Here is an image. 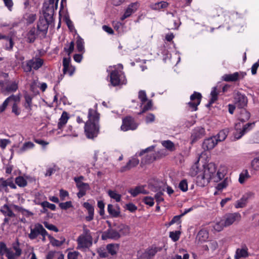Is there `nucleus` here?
<instances>
[{
	"label": "nucleus",
	"instance_id": "1",
	"mask_svg": "<svg viewBox=\"0 0 259 259\" xmlns=\"http://www.w3.org/2000/svg\"><path fill=\"white\" fill-rule=\"evenodd\" d=\"M97 104L95 109H90L88 112V120L84 125V133L88 139H94L98 135L99 132L100 114L97 112Z\"/></svg>",
	"mask_w": 259,
	"mask_h": 259
},
{
	"label": "nucleus",
	"instance_id": "2",
	"mask_svg": "<svg viewBox=\"0 0 259 259\" xmlns=\"http://www.w3.org/2000/svg\"><path fill=\"white\" fill-rule=\"evenodd\" d=\"M123 67L121 64L110 66L107 69L110 81H125L126 80L125 75L123 72Z\"/></svg>",
	"mask_w": 259,
	"mask_h": 259
},
{
	"label": "nucleus",
	"instance_id": "3",
	"mask_svg": "<svg viewBox=\"0 0 259 259\" xmlns=\"http://www.w3.org/2000/svg\"><path fill=\"white\" fill-rule=\"evenodd\" d=\"M77 242V249H84L90 247L93 243V237L90 231L84 227L83 232L78 237Z\"/></svg>",
	"mask_w": 259,
	"mask_h": 259
},
{
	"label": "nucleus",
	"instance_id": "4",
	"mask_svg": "<svg viewBox=\"0 0 259 259\" xmlns=\"http://www.w3.org/2000/svg\"><path fill=\"white\" fill-rule=\"evenodd\" d=\"M215 172L216 167L215 164L210 163L204 166L203 175L198 176L197 179L203 180L204 183H208L211 179H213Z\"/></svg>",
	"mask_w": 259,
	"mask_h": 259
},
{
	"label": "nucleus",
	"instance_id": "5",
	"mask_svg": "<svg viewBox=\"0 0 259 259\" xmlns=\"http://www.w3.org/2000/svg\"><path fill=\"white\" fill-rule=\"evenodd\" d=\"M30 228V233L28 234V237L31 240L35 239L39 235H41L44 237L48 235L42 225L39 223L35 224L33 227L31 226Z\"/></svg>",
	"mask_w": 259,
	"mask_h": 259
},
{
	"label": "nucleus",
	"instance_id": "6",
	"mask_svg": "<svg viewBox=\"0 0 259 259\" xmlns=\"http://www.w3.org/2000/svg\"><path fill=\"white\" fill-rule=\"evenodd\" d=\"M202 98L200 93L194 92L190 96V101L188 103V106L191 111H195L198 109L197 106L200 104Z\"/></svg>",
	"mask_w": 259,
	"mask_h": 259
},
{
	"label": "nucleus",
	"instance_id": "7",
	"mask_svg": "<svg viewBox=\"0 0 259 259\" xmlns=\"http://www.w3.org/2000/svg\"><path fill=\"white\" fill-rule=\"evenodd\" d=\"M235 105L239 108H243L247 106L248 100L246 96L239 92H235L234 94Z\"/></svg>",
	"mask_w": 259,
	"mask_h": 259
},
{
	"label": "nucleus",
	"instance_id": "8",
	"mask_svg": "<svg viewBox=\"0 0 259 259\" xmlns=\"http://www.w3.org/2000/svg\"><path fill=\"white\" fill-rule=\"evenodd\" d=\"M137 127L138 124L136 123L134 118L128 116L123 119L121 130L125 132L128 130H135Z\"/></svg>",
	"mask_w": 259,
	"mask_h": 259
},
{
	"label": "nucleus",
	"instance_id": "9",
	"mask_svg": "<svg viewBox=\"0 0 259 259\" xmlns=\"http://www.w3.org/2000/svg\"><path fill=\"white\" fill-rule=\"evenodd\" d=\"M121 237V235L118 231L113 229H109L104 231L101 236L103 240L110 239L117 240Z\"/></svg>",
	"mask_w": 259,
	"mask_h": 259
},
{
	"label": "nucleus",
	"instance_id": "10",
	"mask_svg": "<svg viewBox=\"0 0 259 259\" xmlns=\"http://www.w3.org/2000/svg\"><path fill=\"white\" fill-rule=\"evenodd\" d=\"M241 219V214L238 212L229 213L226 216L224 222V225L225 227L229 226L236 222H239Z\"/></svg>",
	"mask_w": 259,
	"mask_h": 259
},
{
	"label": "nucleus",
	"instance_id": "11",
	"mask_svg": "<svg viewBox=\"0 0 259 259\" xmlns=\"http://www.w3.org/2000/svg\"><path fill=\"white\" fill-rule=\"evenodd\" d=\"M71 58L70 56L65 57L63 60V72L64 74H68L71 76L75 71V67L70 64Z\"/></svg>",
	"mask_w": 259,
	"mask_h": 259
},
{
	"label": "nucleus",
	"instance_id": "12",
	"mask_svg": "<svg viewBox=\"0 0 259 259\" xmlns=\"http://www.w3.org/2000/svg\"><path fill=\"white\" fill-rule=\"evenodd\" d=\"M245 75L244 72H237L233 74H225L222 76V79L223 81H237L243 79Z\"/></svg>",
	"mask_w": 259,
	"mask_h": 259
},
{
	"label": "nucleus",
	"instance_id": "13",
	"mask_svg": "<svg viewBox=\"0 0 259 259\" xmlns=\"http://www.w3.org/2000/svg\"><path fill=\"white\" fill-rule=\"evenodd\" d=\"M217 144V140L213 136L205 139L202 143V147L204 150L207 151L212 149Z\"/></svg>",
	"mask_w": 259,
	"mask_h": 259
},
{
	"label": "nucleus",
	"instance_id": "14",
	"mask_svg": "<svg viewBox=\"0 0 259 259\" xmlns=\"http://www.w3.org/2000/svg\"><path fill=\"white\" fill-rule=\"evenodd\" d=\"M21 253L22 251L19 247L14 246L13 249L9 248L5 254L8 259H16L21 254Z\"/></svg>",
	"mask_w": 259,
	"mask_h": 259
},
{
	"label": "nucleus",
	"instance_id": "15",
	"mask_svg": "<svg viewBox=\"0 0 259 259\" xmlns=\"http://www.w3.org/2000/svg\"><path fill=\"white\" fill-rule=\"evenodd\" d=\"M139 7V4L138 3L130 4L125 10L123 15L120 18L121 20L123 21L131 16L132 14L134 13L137 11Z\"/></svg>",
	"mask_w": 259,
	"mask_h": 259
},
{
	"label": "nucleus",
	"instance_id": "16",
	"mask_svg": "<svg viewBox=\"0 0 259 259\" xmlns=\"http://www.w3.org/2000/svg\"><path fill=\"white\" fill-rule=\"evenodd\" d=\"M11 101H14L15 103L18 104L20 101V95H11L7 98L3 102V104L0 106V112H2L7 108L8 104Z\"/></svg>",
	"mask_w": 259,
	"mask_h": 259
},
{
	"label": "nucleus",
	"instance_id": "17",
	"mask_svg": "<svg viewBox=\"0 0 259 259\" xmlns=\"http://www.w3.org/2000/svg\"><path fill=\"white\" fill-rule=\"evenodd\" d=\"M205 134V130L204 128L201 127H198L195 128L191 136V139H192V142H195L198 139L201 138L202 136H203Z\"/></svg>",
	"mask_w": 259,
	"mask_h": 259
},
{
	"label": "nucleus",
	"instance_id": "18",
	"mask_svg": "<svg viewBox=\"0 0 259 259\" xmlns=\"http://www.w3.org/2000/svg\"><path fill=\"white\" fill-rule=\"evenodd\" d=\"M139 163V160L136 157H133L127 163V164L121 167L120 171L124 172L131 169L132 168L136 166Z\"/></svg>",
	"mask_w": 259,
	"mask_h": 259
},
{
	"label": "nucleus",
	"instance_id": "19",
	"mask_svg": "<svg viewBox=\"0 0 259 259\" xmlns=\"http://www.w3.org/2000/svg\"><path fill=\"white\" fill-rule=\"evenodd\" d=\"M58 0H49L48 3H45L44 7L46 8V11L48 13L53 14L58 8Z\"/></svg>",
	"mask_w": 259,
	"mask_h": 259
},
{
	"label": "nucleus",
	"instance_id": "20",
	"mask_svg": "<svg viewBox=\"0 0 259 259\" xmlns=\"http://www.w3.org/2000/svg\"><path fill=\"white\" fill-rule=\"evenodd\" d=\"M24 98L25 102L23 104V106L26 109L29 111H31L32 110V100L33 98V96L29 94L27 92H25L24 93Z\"/></svg>",
	"mask_w": 259,
	"mask_h": 259
},
{
	"label": "nucleus",
	"instance_id": "21",
	"mask_svg": "<svg viewBox=\"0 0 259 259\" xmlns=\"http://www.w3.org/2000/svg\"><path fill=\"white\" fill-rule=\"evenodd\" d=\"M36 14L32 12L25 13L23 17V21L27 24H30L34 22L36 20Z\"/></svg>",
	"mask_w": 259,
	"mask_h": 259
},
{
	"label": "nucleus",
	"instance_id": "22",
	"mask_svg": "<svg viewBox=\"0 0 259 259\" xmlns=\"http://www.w3.org/2000/svg\"><path fill=\"white\" fill-rule=\"evenodd\" d=\"M0 211L5 217H16V214L7 204H5L1 206Z\"/></svg>",
	"mask_w": 259,
	"mask_h": 259
},
{
	"label": "nucleus",
	"instance_id": "23",
	"mask_svg": "<svg viewBox=\"0 0 259 259\" xmlns=\"http://www.w3.org/2000/svg\"><path fill=\"white\" fill-rule=\"evenodd\" d=\"M255 125V122H248L244 124L241 130L239 131V136L237 138H241L244 134L251 130Z\"/></svg>",
	"mask_w": 259,
	"mask_h": 259
},
{
	"label": "nucleus",
	"instance_id": "24",
	"mask_svg": "<svg viewBox=\"0 0 259 259\" xmlns=\"http://www.w3.org/2000/svg\"><path fill=\"white\" fill-rule=\"evenodd\" d=\"M219 91L217 87H213L212 88L210 94V100L207 106H211L218 99Z\"/></svg>",
	"mask_w": 259,
	"mask_h": 259
},
{
	"label": "nucleus",
	"instance_id": "25",
	"mask_svg": "<svg viewBox=\"0 0 259 259\" xmlns=\"http://www.w3.org/2000/svg\"><path fill=\"white\" fill-rule=\"evenodd\" d=\"M107 211L109 214L114 218H117L119 216L120 211L119 208L115 207L112 204H108L107 206Z\"/></svg>",
	"mask_w": 259,
	"mask_h": 259
},
{
	"label": "nucleus",
	"instance_id": "26",
	"mask_svg": "<svg viewBox=\"0 0 259 259\" xmlns=\"http://www.w3.org/2000/svg\"><path fill=\"white\" fill-rule=\"evenodd\" d=\"M248 256L247 249L246 248H238L236 249L234 256L235 259L246 257Z\"/></svg>",
	"mask_w": 259,
	"mask_h": 259
},
{
	"label": "nucleus",
	"instance_id": "27",
	"mask_svg": "<svg viewBox=\"0 0 259 259\" xmlns=\"http://www.w3.org/2000/svg\"><path fill=\"white\" fill-rule=\"evenodd\" d=\"M129 192L131 194V195L135 197L137 196L138 194H148V192L145 190L144 186H138L133 189H131Z\"/></svg>",
	"mask_w": 259,
	"mask_h": 259
},
{
	"label": "nucleus",
	"instance_id": "28",
	"mask_svg": "<svg viewBox=\"0 0 259 259\" xmlns=\"http://www.w3.org/2000/svg\"><path fill=\"white\" fill-rule=\"evenodd\" d=\"M68 119V114L66 112L63 111L58 123V128L61 129L67 123Z\"/></svg>",
	"mask_w": 259,
	"mask_h": 259
},
{
	"label": "nucleus",
	"instance_id": "29",
	"mask_svg": "<svg viewBox=\"0 0 259 259\" xmlns=\"http://www.w3.org/2000/svg\"><path fill=\"white\" fill-rule=\"evenodd\" d=\"M167 6L168 3L164 1H161L151 4L150 7L153 10H160L161 9L167 8Z\"/></svg>",
	"mask_w": 259,
	"mask_h": 259
},
{
	"label": "nucleus",
	"instance_id": "30",
	"mask_svg": "<svg viewBox=\"0 0 259 259\" xmlns=\"http://www.w3.org/2000/svg\"><path fill=\"white\" fill-rule=\"evenodd\" d=\"M250 117V113L244 109L241 110L238 118L242 122L247 121Z\"/></svg>",
	"mask_w": 259,
	"mask_h": 259
},
{
	"label": "nucleus",
	"instance_id": "31",
	"mask_svg": "<svg viewBox=\"0 0 259 259\" xmlns=\"http://www.w3.org/2000/svg\"><path fill=\"white\" fill-rule=\"evenodd\" d=\"M250 177L247 169L243 170L239 175V182L243 184Z\"/></svg>",
	"mask_w": 259,
	"mask_h": 259
},
{
	"label": "nucleus",
	"instance_id": "32",
	"mask_svg": "<svg viewBox=\"0 0 259 259\" xmlns=\"http://www.w3.org/2000/svg\"><path fill=\"white\" fill-rule=\"evenodd\" d=\"M107 250L112 255L117 253L119 249V245L118 244H109L106 246Z\"/></svg>",
	"mask_w": 259,
	"mask_h": 259
},
{
	"label": "nucleus",
	"instance_id": "33",
	"mask_svg": "<svg viewBox=\"0 0 259 259\" xmlns=\"http://www.w3.org/2000/svg\"><path fill=\"white\" fill-rule=\"evenodd\" d=\"M228 134L227 130H224L221 131L215 136V139L217 140V142H222L224 141L227 138Z\"/></svg>",
	"mask_w": 259,
	"mask_h": 259
},
{
	"label": "nucleus",
	"instance_id": "34",
	"mask_svg": "<svg viewBox=\"0 0 259 259\" xmlns=\"http://www.w3.org/2000/svg\"><path fill=\"white\" fill-rule=\"evenodd\" d=\"M208 238V233L206 230H201L198 233L197 239L200 242L205 241Z\"/></svg>",
	"mask_w": 259,
	"mask_h": 259
},
{
	"label": "nucleus",
	"instance_id": "35",
	"mask_svg": "<svg viewBox=\"0 0 259 259\" xmlns=\"http://www.w3.org/2000/svg\"><path fill=\"white\" fill-rule=\"evenodd\" d=\"M31 62V67L33 69L37 70L43 64V61L42 59L38 58L34 59L29 60Z\"/></svg>",
	"mask_w": 259,
	"mask_h": 259
},
{
	"label": "nucleus",
	"instance_id": "36",
	"mask_svg": "<svg viewBox=\"0 0 259 259\" xmlns=\"http://www.w3.org/2000/svg\"><path fill=\"white\" fill-rule=\"evenodd\" d=\"M162 145L170 151H174L176 150L174 143L170 140H165L161 142Z\"/></svg>",
	"mask_w": 259,
	"mask_h": 259
},
{
	"label": "nucleus",
	"instance_id": "37",
	"mask_svg": "<svg viewBox=\"0 0 259 259\" xmlns=\"http://www.w3.org/2000/svg\"><path fill=\"white\" fill-rule=\"evenodd\" d=\"M76 46L79 52L81 53L84 52V41L79 35L77 36Z\"/></svg>",
	"mask_w": 259,
	"mask_h": 259
},
{
	"label": "nucleus",
	"instance_id": "38",
	"mask_svg": "<svg viewBox=\"0 0 259 259\" xmlns=\"http://www.w3.org/2000/svg\"><path fill=\"white\" fill-rule=\"evenodd\" d=\"M230 182H231L230 179L227 177L224 179V180L223 182L219 183L217 185L216 188L218 190H222L224 189V188H226L229 185V184L230 183Z\"/></svg>",
	"mask_w": 259,
	"mask_h": 259
},
{
	"label": "nucleus",
	"instance_id": "39",
	"mask_svg": "<svg viewBox=\"0 0 259 259\" xmlns=\"http://www.w3.org/2000/svg\"><path fill=\"white\" fill-rule=\"evenodd\" d=\"M249 144H259V132L253 133L248 139Z\"/></svg>",
	"mask_w": 259,
	"mask_h": 259
},
{
	"label": "nucleus",
	"instance_id": "40",
	"mask_svg": "<svg viewBox=\"0 0 259 259\" xmlns=\"http://www.w3.org/2000/svg\"><path fill=\"white\" fill-rule=\"evenodd\" d=\"M119 228V231L121 236L122 235L125 236L128 235L130 233V227L128 226L121 225Z\"/></svg>",
	"mask_w": 259,
	"mask_h": 259
},
{
	"label": "nucleus",
	"instance_id": "41",
	"mask_svg": "<svg viewBox=\"0 0 259 259\" xmlns=\"http://www.w3.org/2000/svg\"><path fill=\"white\" fill-rule=\"evenodd\" d=\"M157 252V249L156 247H151L145 252L144 255L147 259H149L153 256Z\"/></svg>",
	"mask_w": 259,
	"mask_h": 259
},
{
	"label": "nucleus",
	"instance_id": "42",
	"mask_svg": "<svg viewBox=\"0 0 259 259\" xmlns=\"http://www.w3.org/2000/svg\"><path fill=\"white\" fill-rule=\"evenodd\" d=\"M34 145L31 142H27L25 143L22 147L20 149L19 152L23 153L28 149H32L34 147Z\"/></svg>",
	"mask_w": 259,
	"mask_h": 259
},
{
	"label": "nucleus",
	"instance_id": "43",
	"mask_svg": "<svg viewBox=\"0 0 259 259\" xmlns=\"http://www.w3.org/2000/svg\"><path fill=\"white\" fill-rule=\"evenodd\" d=\"M108 194L111 198L115 199L116 202H119L120 201L121 195L118 194L116 191L109 190Z\"/></svg>",
	"mask_w": 259,
	"mask_h": 259
},
{
	"label": "nucleus",
	"instance_id": "44",
	"mask_svg": "<svg viewBox=\"0 0 259 259\" xmlns=\"http://www.w3.org/2000/svg\"><path fill=\"white\" fill-rule=\"evenodd\" d=\"M5 48L7 50H11L14 46V42L11 38L6 37L5 38Z\"/></svg>",
	"mask_w": 259,
	"mask_h": 259
},
{
	"label": "nucleus",
	"instance_id": "45",
	"mask_svg": "<svg viewBox=\"0 0 259 259\" xmlns=\"http://www.w3.org/2000/svg\"><path fill=\"white\" fill-rule=\"evenodd\" d=\"M138 98L141 102V105L142 106L146 101H148V98L147 97L146 93L144 91H140L138 94Z\"/></svg>",
	"mask_w": 259,
	"mask_h": 259
},
{
	"label": "nucleus",
	"instance_id": "46",
	"mask_svg": "<svg viewBox=\"0 0 259 259\" xmlns=\"http://www.w3.org/2000/svg\"><path fill=\"white\" fill-rule=\"evenodd\" d=\"M18 89V84L15 82L9 83L7 85L6 91L8 92H15Z\"/></svg>",
	"mask_w": 259,
	"mask_h": 259
},
{
	"label": "nucleus",
	"instance_id": "47",
	"mask_svg": "<svg viewBox=\"0 0 259 259\" xmlns=\"http://www.w3.org/2000/svg\"><path fill=\"white\" fill-rule=\"evenodd\" d=\"M251 166L254 170H259V156L253 158L251 160Z\"/></svg>",
	"mask_w": 259,
	"mask_h": 259
},
{
	"label": "nucleus",
	"instance_id": "48",
	"mask_svg": "<svg viewBox=\"0 0 259 259\" xmlns=\"http://www.w3.org/2000/svg\"><path fill=\"white\" fill-rule=\"evenodd\" d=\"M225 175V170H224V169H219L217 173L216 176L214 175L213 177L214 181H218L219 180H222L224 177Z\"/></svg>",
	"mask_w": 259,
	"mask_h": 259
},
{
	"label": "nucleus",
	"instance_id": "49",
	"mask_svg": "<svg viewBox=\"0 0 259 259\" xmlns=\"http://www.w3.org/2000/svg\"><path fill=\"white\" fill-rule=\"evenodd\" d=\"M15 183L20 187H25L27 185V181L22 177H18L16 178Z\"/></svg>",
	"mask_w": 259,
	"mask_h": 259
},
{
	"label": "nucleus",
	"instance_id": "50",
	"mask_svg": "<svg viewBox=\"0 0 259 259\" xmlns=\"http://www.w3.org/2000/svg\"><path fill=\"white\" fill-rule=\"evenodd\" d=\"M74 48V44L73 41H71L68 45H66L64 48V51L68 54V56L72 53Z\"/></svg>",
	"mask_w": 259,
	"mask_h": 259
},
{
	"label": "nucleus",
	"instance_id": "51",
	"mask_svg": "<svg viewBox=\"0 0 259 259\" xmlns=\"http://www.w3.org/2000/svg\"><path fill=\"white\" fill-rule=\"evenodd\" d=\"M12 112L16 116H19L21 113V108L19 107L18 104L14 103L12 107Z\"/></svg>",
	"mask_w": 259,
	"mask_h": 259
},
{
	"label": "nucleus",
	"instance_id": "52",
	"mask_svg": "<svg viewBox=\"0 0 259 259\" xmlns=\"http://www.w3.org/2000/svg\"><path fill=\"white\" fill-rule=\"evenodd\" d=\"M58 170L59 168L56 165H54L53 167H50L47 168L45 176L46 177L51 176L52 174Z\"/></svg>",
	"mask_w": 259,
	"mask_h": 259
},
{
	"label": "nucleus",
	"instance_id": "53",
	"mask_svg": "<svg viewBox=\"0 0 259 259\" xmlns=\"http://www.w3.org/2000/svg\"><path fill=\"white\" fill-rule=\"evenodd\" d=\"M181 232L178 231H176L175 232H170L169 233V237L171 239V240L175 242L178 241L180 236Z\"/></svg>",
	"mask_w": 259,
	"mask_h": 259
},
{
	"label": "nucleus",
	"instance_id": "54",
	"mask_svg": "<svg viewBox=\"0 0 259 259\" xmlns=\"http://www.w3.org/2000/svg\"><path fill=\"white\" fill-rule=\"evenodd\" d=\"M224 227L225 226L223 222H217L212 225L213 230L218 232L222 230Z\"/></svg>",
	"mask_w": 259,
	"mask_h": 259
},
{
	"label": "nucleus",
	"instance_id": "55",
	"mask_svg": "<svg viewBox=\"0 0 259 259\" xmlns=\"http://www.w3.org/2000/svg\"><path fill=\"white\" fill-rule=\"evenodd\" d=\"M147 103L143 107L142 111L139 112V114H143V113L145 112L146 111L150 110L152 108V102L151 100H148Z\"/></svg>",
	"mask_w": 259,
	"mask_h": 259
},
{
	"label": "nucleus",
	"instance_id": "56",
	"mask_svg": "<svg viewBox=\"0 0 259 259\" xmlns=\"http://www.w3.org/2000/svg\"><path fill=\"white\" fill-rule=\"evenodd\" d=\"M143 201L150 206H153L154 204V198L150 196H146L143 198Z\"/></svg>",
	"mask_w": 259,
	"mask_h": 259
},
{
	"label": "nucleus",
	"instance_id": "57",
	"mask_svg": "<svg viewBox=\"0 0 259 259\" xmlns=\"http://www.w3.org/2000/svg\"><path fill=\"white\" fill-rule=\"evenodd\" d=\"M16 217H5L4 219V224L9 225L10 223L16 225L17 224V221L15 220Z\"/></svg>",
	"mask_w": 259,
	"mask_h": 259
},
{
	"label": "nucleus",
	"instance_id": "58",
	"mask_svg": "<svg viewBox=\"0 0 259 259\" xmlns=\"http://www.w3.org/2000/svg\"><path fill=\"white\" fill-rule=\"evenodd\" d=\"M77 188L79 190L87 192V190H89L90 189V186L88 183H78V184L76 185Z\"/></svg>",
	"mask_w": 259,
	"mask_h": 259
},
{
	"label": "nucleus",
	"instance_id": "59",
	"mask_svg": "<svg viewBox=\"0 0 259 259\" xmlns=\"http://www.w3.org/2000/svg\"><path fill=\"white\" fill-rule=\"evenodd\" d=\"M199 171V168L197 163H195L191 168L189 174L192 176L194 177L196 176Z\"/></svg>",
	"mask_w": 259,
	"mask_h": 259
},
{
	"label": "nucleus",
	"instance_id": "60",
	"mask_svg": "<svg viewBox=\"0 0 259 259\" xmlns=\"http://www.w3.org/2000/svg\"><path fill=\"white\" fill-rule=\"evenodd\" d=\"M35 38V32L34 29L30 30L27 34V39L28 42H32L34 41Z\"/></svg>",
	"mask_w": 259,
	"mask_h": 259
},
{
	"label": "nucleus",
	"instance_id": "61",
	"mask_svg": "<svg viewBox=\"0 0 259 259\" xmlns=\"http://www.w3.org/2000/svg\"><path fill=\"white\" fill-rule=\"evenodd\" d=\"M40 205L44 208H49L52 210H55L56 207L55 204L50 203L48 201L42 202Z\"/></svg>",
	"mask_w": 259,
	"mask_h": 259
},
{
	"label": "nucleus",
	"instance_id": "62",
	"mask_svg": "<svg viewBox=\"0 0 259 259\" xmlns=\"http://www.w3.org/2000/svg\"><path fill=\"white\" fill-rule=\"evenodd\" d=\"M163 195V193L161 191L157 192L155 195L154 198L158 204H159L161 202L164 201V198L162 197Z\"/></svg>",
	"mask_w": 259,
	"mask_h": 259
},
{
	"label": "nucleus",
	"instance_id": "63",
	"mask_svg": "<svg viewBox=\"0 0 259 259\" xmlns=\"http://www.w3.org/2000/svg\"><path fill=\"white\" fill-rule=\"evenodd\" d=\"M80 253L79 252L76 251H70L68 253L67 258L68 259H78V257Z\"/></svg>",
	"mask_w": 259,
	"mask_h": 259
},
{
	"label": "nucleus",
	"instance_id": "64",
	"mask_svg": "<svg viewBox=\"0 0 259 259\" xmlns=\"http://www.w3.org/2000/svg\"><path fill=\"white\" fill-rule=\"evenodd\" d=\"M254 193L252 192H247L245 193L241 198L247 203L248 200L254 196Z\"/></svg>",
	"mask_w": 259,
	"mask_h": 259
}]
</instances>
